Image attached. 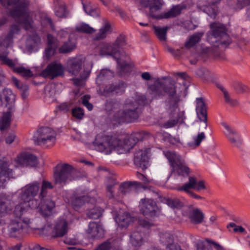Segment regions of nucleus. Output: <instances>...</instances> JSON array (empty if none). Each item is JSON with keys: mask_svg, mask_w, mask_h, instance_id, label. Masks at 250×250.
Here are the masks:
<instances>
[{"mask_svg": "<svg viewBox=\"0 0 250 250\" xmlns=\"http://www.w3.org/2000/svg\"><path fill=\"white\" fill-rule=\"evenodd\" d=\"M76 47V42L70 38L58 48V51L61 54H67L73 51Z\"/></svg>", "mask_w": 250, "mask_h": 250, "instance_id": "f704fd0d", "label": "nucleus"}, {"mask_svg": "<svg viewBox=\"0 0 250 250\" xmlns=\"http://www.w3.org/2000/svg\"><path fill=\"white\" fill-rule=\"evenodd\" d=\"M117 184L116 180L113 178L108 179L106 185L107 195L110 199H115L117 200V194H114V187Z\"/></svg>", "mask_w": 250, "mask_h": 250, "instance_id": "58836bf2", "label": "nucleus"}, {"mask_svg": "<svg viewBox=\"0 0 250 250\" xmlns=\"http://www.w3.org/2000/svg\"><path fill=\"white\" fill-rule=\"evenodd\" d=\"M0 60L4 64H6L10 67L12 68L15 66V63L13 61L9 59L6 56L0 54Z\"/></svg>", "mask_w": 250, "mask_h": 250, "instance_id": "0e129e2a", "label": "nucleus"}, {"mask_svg": "<svg viewBox=\"0 0 250 250\" xmlns=\"http://www.w3.org/2000/svg\"><path fill=\"white\" fill-rule=\"evenodd\" d=\"M131 221V216L127 213H124L119 217V224L123 227L128 226Z\"/></svg>", "mask_w": 250, "mask_h": 250, "instance_id": "a18cd8bd", "label": "nucleus"}, {"mask_svg": "<svg viewBox=\"0 0 250 250\" xmlns=\"http://www.w3.org/2000/svg\"><path fill=\"white\" fill-rule=\"evenodd\" d=\"M134 188H145V187L142 183L136 181L122 183L120 185L119 192L117 193V200H120L124 196L133 190Z\"/></svg>", "mask_w": 250, "mask_h": 250, "instance_id": "4be33fe9", "label": "nucleus"}, {"mask_svg": "<svg viewBox=\"0 0 250 250\" xmlns=\"http://www.w3.org/2000/svg\"><path fill=\"white\" fill-rule=\"evenodd\" d=\"M165 156L172 167V172L183 177L188 176V182L177 187L176 190L186 192L191 198L198 200H204V197L196 194L191 189H194L197 192L206 190L207 187L205 181L203 180H198L195 175H189L190 172L189 168L186 165L184 159L175 152L167 151Z\"/></svg>", "mask_w": 250, "mask_h": 250, "instance_id": "f257e3e1", "label": "nucleus"}, {"mask_svg": "<svg viewBox=\"0 0 250 250\" xmlns=\"http://www.w3.org/2000/svg\"><path fill=\"white\" fill-rule=\"evenodd\" d=\"M87 232L93 238H100L104 234V230L101 224L91 222L89 224Z\"/></svg>", "mask_w": 250, "mask_h": 250, "instance_id": "cd10ccee", "label": "nucleus"}, {"mask_svg": "<svg viewBox=\"0 0 250 250\" xmlns=\"http://www.w3.org/2000/svg\"><path fill=\"white\" fill-rule=\"evenodd\" d=\"M147 236L146 233L138 228L130 235V243L134 247H140L146 241Z\"/></svg>", "mask_w": 250, "mask_h": 250, "instance_id": "5701e85b", "label": "nucleus"}, {"mask_svg": "<svg viewBox=\"0 0 250 250\" xmlns=\"http://www.w3.org/2000/svg\"><path fill=\"white\" fill-rule=\"evenodd\" d=\"M159 237L161 243L166 246V250H171L172 246L177 245V243L174 242L173 235L168 232H160Z\"/></svg>", "mask_w": 250, "mask_h": 250, "instance_id": "7c9ffc66", "label": "nucleus"}, {"mask_svg": "<svg viewBox=\"0 0 250 250\" xmlns=\"http://www.w3.org/2000/svg\"><path fill=\"white\" fill-rule=\"evenodd\" d=\"M40 188V184L38 182H34L32 183L26 185L24 191L21 195L22 201H25L32 203V201H38L34 199L38 194Z\"/></svg>", "mask_w": 250, "mask_h": 250, "instance_id": "4468645a", "label": "nucleus"}, {"mask_svg": "<svg viewBox=\"0 0 250 250\" xmlns=\"http://www.w3.org/2000/svg\"><path fill=\"white\" fill-rule=\"evenodd\" d=\"M150 148H145L144 150L139 149L134 154V163L136 166L144 170L147 168L148 164V154Z\"/></svg>", "mask_w": 250, "mask_h": 250, "instance_id": "412c9836", "label": "nucleus"}, {"mask_svg": "<svg viewBox=\"0 0 250 250\" xmlns=\"http://www.w3.org/2000/svg\"><path fill=\"white\" fill-rule=\"evenodd\" d=\"M85 196H81L77 198H76L74 199L71 203L72 206L74 208H77L83 206L84 202Z\"/></svg>", "mask_w": 250, "mask_h": 250, "instance_id": "13d9d810", "label": "nucleus"}, {"mask_svg": "<svg viewBox=\"0 0 250 250\" xmlns=\"http://www.w3.org/2000/svg\"><path fill=\"white\" fill-rule=\"evenodd\" d=\"M249 4L250 0H236V6L239 9H242Z\"/></svg>", "mask_w": 250, "mask_h": 250, "instance_id": "774afa93", "label": "nucleus"}, {"mask_svg": "<svg viewBox=\"0 0 250 250\" xmlns=\"http://www.w3.org/2000/svg\"><path fill=\"white\" fill-rule=\"evenodd\" d=\"M42 26L46 29V30H55V25L51 19L49 17H45L42 19L41 21Z\"/></svg>", "mask_w": 250, "mask_h": 250, "instance_id": "c03bdc74", "label": "nucleus"}, {"mask_svg": "<svg viewBox=\"0 0 250 250\" xmlns=\"http://www.w3.org/2000/svg\"><path fill=\"white\" fill-rule=\"evenodd\" d=\"M72 114L76 118L82 119L84 115V112L82 108L77 107L72 109Z\"/></svg>", "mask_w": 250, "mask_h": 250, "instance_id": "680f3d73", "label": "nucleus"}, {"mask_svg": "<svg viewBox=\"0 0 250 250\" xmlns=\"http://www.w3.org/2000/svg\"><path fill=\"white\" fill-rule=\"evenodd\" d=\"M30 223L29 218H15L11 220L8 226L9 236L13 238L21 237L24 232L28 231Z\"/></svg>", "mask_w": 250, "mask_h": 250, "instance_id": "6e6552de", "label": "nucleus"}, {"mask_svg": "<svg viewBox=\"0 0 250 250\" xmlns=\"http://www.w3.org/2000/svg\"><path fill=\"white\" fill-rule=\"evenodd\" d=\"M28 86L25 84H22L20 87L21 95L23 99H25L28 95Z\"/></svg>", "mask_w": 250, "mask_h": 250, "instance_id": "338daca9", "label": "nucleus"}, {"mask_svg": "<svg viewBox=\"0 0 250 250\" xmlns=\"http://www.w3.org/2000/svg\"><path fill=\"white\" fill-rule=\"evenodd\" d=\"M114 43L119 49V47L126 44L125 37L123 35H121L119 37L117 38Z\"/></svg>", "mask_w": 250, "mask_h": 250, "instance_id": "69168bd1", "label": "nucleus"}, {"mask_svg": "<svg viewBox=\"0 0 250 250\" xmlns=\"http://www.w3.org/2000/svg\"><path fill=\"white\" fill-rule=\"evenodd\" d=\"M139 207L141 213L144 216H155L158 209L156 202L148 198L141 199Z\"/></svg>", "mask_w": 250, "mask_h": 250, "instance_id": "2eb2a0df", "label": "nucleus"}, {"mask_svg": "<svg viewBox=\"0 0 250 250\" xmlns=\"http://www.w3.org/2000/svg\"><path fill=\"white\" fill-rule=\"evenodd\" d=\"M207 243L212 244V242L208 239L206 240V241H199L196 244L197 250H209L210 246Z\"/></svg>", "mask_w": 250, "mask_h": 250, "instance_id": "603ef678", "label": "nucleus"}, {"mask_svg": "<svg viewBox=\"0 0 250 250\" xmlns=\"http://www.w3.org/2000/svg\"><path fill=\"white\" fill-rule=\"evenodd\" d=\"M211 31H227L229 30V25H225L218 21H214L210 24Z\"/></svg>", "mask_w": 250, "mask_h": 250, "instance_id": "79ce46f5", "label": "nucleus"}, {"mask_svg": "<svg viewBox=\"0 0 250 250\" xmlns=\"http://www.w3.org/2000/svg\"><path fill=\"white\" fill-rule=\"evenodd\" d=\"M55 14L59 18H65L67 17L68 12L66 10L65 5L62 4L57 8Z\"/></svg>", "mask_w": 250, "mask_h": 250, "instance_id": "de8ad7c7", "label": "nucleus"}, {"mask_svg": "<svg viewBox=\"0 0 250 250\" xmlns=\"http://www.w3.org/2000/svg\"><path fill=\"white\" fill-rule=\"evenodd\" d=\"M114 29V26L108 21L104 20L103 26L100 29V31H108Z\"/></svg>", "mask_w": 250, "mask_h": 250, "instance_id": "052dcab7", "label": "nucleus"}, {"mask_svg": "<svg viewBox=\"0 0 250 250\" xmlns=\"http://www.w3.org/2000/svg\"><path fill=\"white\" fill-rule=\"evenodd\" d=\"M67 222L64 220L58 221L52 230V236L54 237L63 236L67 232Z\"/></svg>", "mask_w": 250, "mask_h": 250, "instance_id": "c756f323", "label": "nucleus"}, {"mask_svg": "<svg viewBox=\"0 0 250 250\" xmlns=\"http://www.w3.org/2000/svg\"><path fill=\"white\" fill-rule=\"evenodd\" d=\"M119 53L118 47L113 43L112 44H104L101 48L100 54L102 56H111L117 60V63L121 70L124 72H128L130 70L129 64L123 60L119 59L116 56Z\"/></svg>", "mask_w": 250, "mask_h": 250, "instance_id": "9d476101", "label": "nucleus"}, {"mask_svg": "<svg viewBox=\"0 0 250 250\" xmlns=\"http://www.w3.org/2000/svg\"><path fill=\"white\" fill-rule=\"evenodd\" d=\"M33 139L36 144L46 147L53 146L56 140V132L51 128L42 127L35 133Z\"/></svg>", "mask_w": 250, "mask_h": 250, "instance_id": "423d86ee", "label": "nucleus"}, {"mask_svg": "<svg viewBox=\"0 0 250 250\" xmlns=\"http://www.w3.org/2000/svg\"><path fill=\"white\" fill-rule=\"evenodd\" d=\"M18 205H17L15 207L14 213L16 216V218H28V217H24L22 216L25 214L29 208H38L40 212V204L39 201H32V203H29L25 201H22Z\"/></svg>", "mask_w": 250, "mask_h": 250, "instance_id": "dca6fc26", "label": "nucleus"}, {"mask_svg": "<svg viewBox=\"0 0 250 250\" xmlns=\"http://www.w3.org/2000/svg\"><path fill=\"white\" fill-rule=\"evenodd\" d=\"M141 113V109H130L129 106L116 113L114 115L115 121L121 123L123 122H131L137 119Z\"/></svg>", "mask_w": 250, "mask_h": 250, "instance_id": "9b49d317", "label": "nucleus"}, {"mask_svg": "<svg viewBox=\"0 0 250 250\" xmlns=\"http://www.w3.org/2000/svg\"><path fill=\"white\" fill-rule=\"evenodd\" d=\"M223 125L226 129L224 134L231 145L237 148H241L243 140L239 132L225 123L223 124Z\"/></svg>", "mask_w": 250, "mask_h": 250, "instance_id": "f8f14e48", "label": "nucleus"}, {"mask_svg": "<svg viewBox=\"0 0 250 250\" xmlns=\"http://www.w3.org/2000/svg\"><path fill=\"white\" fill-rule=\"evenodd\" d=\"M27 41L33 44H38L41 42V38L36 32H32V34L29 35Z\"/></svg>", "mask_w": 250, "mask_h": 250, "instance_id": "bf43d9fd", "label": "nucleus"}, {"mask_svg": "<svg viewBox=\"0 0 250 250\" xmlns=\"http://www.w3.org/2000/svg\"><path fill=\"white\" fill-rule=\"evenodd\" d=\"M144 135L142 132H135L131 135L129 138V142L132 145H135L138 141L143 140Z\"/></svg>", "mask_w": 250, "mask_h": 250, "instance_id": "09e8293b", "label": "nucleus"}, {"mask_svg": "<svg viewBox=\"0 0 250 250\" xmlns=\"http://www.w3.org/2000/svg\"><path fill=\"white\" fill-rule=\"evenodd\" d=\"M204 32H195L190 36L184 44V46L187 49H190L198 43L202 37Z\"/></svg>", "mask_w": 250, "mask_h": 250, "instance_id": "72a5a7b5", "label": "nucleus"}, {"mask_svg": "<svg viewBox=\"0 0 250 250\" xmlns=\"http://www.w3.org/2000/svg\"><path fill=\"white\" fill-rule=\"evenodd\" d=\"M188 218L190 222L194 225L201 224L203 222L205 214L199 208H194L188 214Z\"/></svg>", "mask_w": 250, "mask_h": 250, "instance_id": "2f4dec72", "label": "nucleus"}, {"mask_svg": "<svg viewBox=\"0 0 250 250\" xmlns=\"http://www.w3.org/2000/svg\"><path fill=\"white\" fill-rule=\"evenodd\" d=\"M14 70L15 72L21 74L24 77H31L33 76V73L30 70L25 69L22 66L14 67Z\"/></svg>", "mask_w": 250, "mask_h": 250, "instance_id": "3c124183", "label": "nucleus"}, {"mask_svg": "<svg viewBox=\"0 0 250 250\" xmlns=\"http://www.w3.org/2000/svg\"><path fill=\"white\" fill-rule=\"evenodd\" d=\"M206 138L205 134L204 132H201L194 137L193 140L194 142L189 143L188 146L193 147H197L200 145L201 142Z\"/></svg>", "mask_w": 250, "mask_h": 250, "instance_id": "49530a36", "label": "nucleus"}, {"mask_svg": "<svg viewBox=\"0 0 250 250\" xmlns=\"http://www.w3.org/2000/svg\"><path fill=\"white\" fill-rule=\"evenodd\" d=\"M51 183L48 181H43L42 185L41 192L39 195L40 199L39 203L40 205V213L44 217L49 216L51 213L53 208L55 207L54 202L46 196V189L53 188Z\"/></svg>", "mask_w": 250, "mask_h": 250, "instance_id": "0eeeda50", "label": "nucleus"}, {"mask_svg": "<svg viewBox=\"0 0 250 250\" xmlns=\"http://www.w3.org/2000/svg\"><path fill=\"white\" fill-rule=\"evenodd\" d=\"M14 111L7 110L3 113V116L0 119V130L3 131L7 128L10 125L11 114Z\"/></svg>", "mask_w": 250, "mask_h": 250, "instance_id": "e433bc0d", "label": "nucleus"}, {"mask_svg": "<svg viewBox=\"0 0 250 250\" xmlns=\"http://www.w3.org/2000/svg\"><path fill=\"white\" fill-rule=\"evenodd\" d=\"M232 86L234 90L239 94L248 93L250 91V88L247 85L238 81L233 82Z\"/></svg>", "mask_w": 250, "mask_h": 250, "instance_id": "a19ab883", "label": "nucleus"}, {"mask_svg": "<svg viewBox=\"0 0 250 250\" xmlns=\"http://www.w3.org/2000/svg\"><path fill=\"white\" fill-rule=\"evenodd\" d=\"M125 84L124 83H119L115 84H109L106 85L104 89L100 88L98 92L101 95L109 97L114 94H121L125 90Z\"/></svg>", "mask_w": 250, "mask_h": 250, "instance_id": "a211bd4d", "label": "nucleus"}, {"mask_svg": "<svg viewBox=\"0 0 250 250\" xmlns=\"http://www.w3.org/2000/svg\"><path fill=\"white\" fill-rule=\"evenodd\" d=\"M103 210L99 207H94L87 211V216L91 219H96L101 216Z\"/></svg>", "mask_w": 250, "mask_h": 250, "instance_id": "37998d69", "label": "nucleus"}, {"mask_svg": "<svg viewBox=\"0 0 250 250\" xmlns=\"http://www.w3.org/2000/svg\"><path fill=\"white\" fill-rule=\"evenodd\" d=\"M63 74V66L61 63L52 62L42 71L41 75L44 78H48L53 80L56 77L62 76Z\"/></svg>", "mask_w": 250, "mask_h": 250, "instance_id": "ddd939ff", "label": "nucleus"}, {"mask_svg": "<svg viewBox=\"0 0 250 250\" xmlns=\"http://www.w3.org/2000/svg\"><path fill=\"white\" fill-rule=\"evenodd\" d=\"M149 94L155 99L167 97L165 101L166 109L173 115L178 108L181 91L177 83L170 77L158 78L154 83L149 85Z\"/></svg>", "mask_w": 250, "mask_h": 250, "instance_id": "f03ea898", "label": "nucleus"}, {"mask_svg": "<svg viewBox=\"0 0 250 250\" xmlns=\"http://www.w3.org/2000/svg\"><path fill=\"white\" fill-rule=\"evenodd\" d=\"M59 44V41L57 37L51 34L47 35V44L45 49V57L46 59H50L57 53Z\"/></svg>", "mask_w": 250, "mask_h": 250, "instance_id": "aec40b11", "label": "nucleus"}, {"mask_svg": "<svg viewBox=\"0 0 250 250\" xmlns=\"http://www.w3.org/2000/svg\"><path fill=\"white\" fill-rule=\"evenodd\" d=\"M204 11L210 17L215 18L218 12V9L215 4H212L206 7Z\"/></svg>", "mask_w": 250, "mask_h": 250, "instance_id": "864d4df0", "label": "nucleus"}, {"mask_svg": "<svg viewBox=\"0 0 250 250\" xmlns=\"http://www.w3.org/2000/svg\"><path fill=\"white\" fill-rule=\"evenodd\" d=\"M187 6L185 4H178L173 6L168 11L161 14L156 18L158 19H170L174 18L181 13V11L185 9Z\"/></svg>", "mask_w": 250, "mask_h": 250, "instance_id": "c85d7f7f", "label": "nucleus"}, {"mask_svg": "<svg viewBox=\"0 0 250 250\" xmlns=\"http://www.w3.org/2000/svg\"><path fill=\"white\" fill-rule=\"evenodd\" d=\"M16 162L17 164L22 166L34 167L38 164V159L35 155L31 153L23 152L18 156Z\"/></svg>", "mask_w": 250, "mask_h": 250, "instance_id": "b1692460", "label": "nucleus"}, {"mask_svg": "<svg viewBox=\"0 0 250 250\" xmlns=\"http://www.w3.org/2000/svg\"><path fill=\"white\" fill-rule=\"evenodd\" d=\"M114 77V73L107 69L101 70L96 78V83L100 85L104 80L110 79Z\"/></svg>", "mask_w": 250, "mask_h": 250, "instance_id": "4c0bfd02", "label": "nucleus"}, {"mask_svg": "<svg viewBox=\"0 0 250 250\" xmlns=\"http://www.w3.org/2000/svg\"><path fill=\"white\" fill-rule=\"evenodd\" d=\"M139 225L143 229H149L154 226V224L149 220L140 218L138 221Z\"/></svg>", "mask_w": 250, "mask_h": 250, "instance_id": "8fccbe9b", "label": "nucleus"}, {"mask_svg": "<svg viewBox=\"0 0 250 250\" xmlns=\"http://www.w3.org/2000/svg\"><path fill=\"white\" fill-rule=\"evenodd\" d=\"M77 31H95V30L89 24L83 22L76 27Z\"/></svg>", "mask_w": 250, "mask_h": 250, "instance_id": "6e6d98bb", "label": "nucleus"}, {"mask_svg": "<svg viewBox=\"0 0 250 250\" xmlns=\"http://www.w3.org/2000/svg\"><path fill=\"white\" fill-rule=\"evenodd\" d=\"M15 96L12 90L5 88L0 93V102L2 105L7 107V110L14 111Z\"/></svg>", "mask_w": 250, "mask_h": 250, "instance_id": "6ab92c4d", "label": "nucleus"}, {"mask_svg": "<svg viewBox=\"0 0 250 250\" xmlns=\"http://www.w3.org/2000/svg\"><path fill=\"white\" fill-rule=\"evenodd\" d=\"M111 248V243L110 240L103 242L100 244L97 248L94 250H110Z\"/></svg>", "mask_w": 250, "mask_h": 250, "instance_id": "e2e57ef3", "label": "nucleus"}, {"mask_svg": "<svg viewBox=\"0 0 250 250\" xmlns=\"http://www.w3.org/2000/svg\"><path fill=\"white\" fill-rule=\"evenodd\" d=\"M150 10L152 11L153 9L155 10H160L163 5V3L160 0H150Z\"/></svg>", "mask_w": 250, "mask_h": 250, "instance_id": "4d7b16f0", "label": "nucleus"}, {"mask_svg": "<svg viewBox=\"0 0 250 250\" xmlns=\"http://www.w3.org/2000/svg\"><path fill=\"white\" fill-rule=\"evenodd\" d=\"M147 103V100L145 95H137L136 99H128L125 101L124 108H126L129 106L130 109L138 110L141 109V106H143Z\"/></svg>", "mask_w": 250, "mask_h": 250, "instance_id": "393cba45", "label": "nucleus"}, {"mask_svg": "<svg viewBox=\"0 0 250 250\" xmlns=\"http://www.w3.org/2000/svg\"><path fill=\"white\" fill-rule=\"evenodd\" d=\"M217 87L223 93L224 97L225 102L232 106H236L238 105L239 102L237 99H232L230 97L229 92L225 89V88L221 84H218Z\"/></svg>", "mask_w": 250, "mask_h": 250, "instance_id": "ea45409f", "label": "nucleus"}, {"mask_svg": "<svg viewBox=\"0 0 250 250\" xmlns=\"http://www.w3.org/2000/svg\"><path fill=\"white\" fill-rule=\"evenodd\" d=\"M77 177L78 171L67 164L58 165L54 171V178L56 184H65L67 182L76 179Z\"/></svg>", "mask_w": 250, "mask_h": 250, "instance_id": "39448f33", "label": "nucleus"}, {"mask_svg": "<svg viewBox=\"0 0 250 250\" xmlns=\"http://www.w3.org/2000/svg\"><path fill=\"white\" fill-rule=\"evenodd\" d=\"M196 110L198 118L201 121L204 122V128H207L208 126L207 108L202 98L196 99Z\"/></svg>", "mask_w": 250, "mask_h": 250, "instance_id": "a878e982", "label": "nucleus"}, {"mask_svg": "<svg viewBox=\"0 0 250 250\" xmlns=\"http://www.w3.org/2000/svg\"><path fill=\"white\" fill-rule=\"evenodd\" d=\"M14 32H9L7 36L1 40L2 45L6 47L10 46L13 43V33Z\"/></svg>", "mask_w": 250, "mask_h": 250, "instance_id": "5fc2aeb1", "label": "nucleus"}, {"mask_svg": "<svg viewBox=\"0 0 250 250\" xmlns=\"http://www.w3.org/2000/svg\"><path fill=\"white\" fill-rule=\"evenodd\" d=\"M208 42L214 47L221 50L226 49L231 42L232 39L227 32H208Z\"/></svg>", "mask_w": 250, "mask_h": 250, "instance_id": "1a4fd4ad", "label": "nucleus"}, {"mask_svg": "<svg viewBox=\"0 0 250 250\" xmlns=\"http://www.w3.org/2000/svg\"><path fill=\"white\" fill-rule=\"evenodd\" d=\"M1 4L9 9L10 15L15 19H21L23 21L20 24L11 26L10 31H18L21 30L20 25L25 30L33 28V21L29 20L27 8L29 4L28 0H0Z\"/></svg>", "mask_w": 250, "mask_h": 250, "instance_id": "7ed1b4c3", "label": "nucleus"}, {"mask_svg": "<svg viewBox=\"0 0 250 250\" xmlns=\"http://www.w3.org/2000/svg\"><path fill=\"white\" fill-rule=\"evenodd\" d=\"M160 200L165 203L167 204L169 207L173 208H180L183 207V203L182 202L180 201L179 199L174 198H166L163 197L161 196L159 197Z\"/></svg>", "mask_w": 250, "mask_h": 250, "instance_id": "c9c22d12", "label": "nucleus"}, {"mask_svg": "<svg viewBox=\"0 0 250 250\" xmlns=\"http://www.w3.org/2000/svg\"><path fill=\"white\" fill-rule=\"evenodd\" d=\"M96 149L105 154H109L113 150L121 154L125 151V143L116 136H105L98 134L93 142Z\"/></svg>", "mask_w": 250, "mask_h": 250, "instance_id": "20e7f679", "label": "nucleus"}, {"mask_svg": "<svg viewBox=\"0 0 250 250\" xmlns=\"http://www.w3.org/2000/svg\"><path fill=\"white\" fill-rule=\"evenodd\" d=\"M13 207V203L6 196L0 195V216L2 217L10 211Z\"/></svg>", "mask_w": 250, "mask_h": 250, "instance_id": "473e14b6", "label": "nucleus"}, {"mask_svg": "<svg viewBox=\"0 0 250 250\" xmlns=\"http://www.w3.org/2000/svg\"><path fill=\"white\" fill-rule=\"evenodd\" d=\"M84 62V59L81 57L70 58L67 61L66 69L71 75L77 76Z\"/></svg>", "mask_w": 250, "mask_h": 250, "instance_id": "f3484780", "label": "nucleus"}, {"mask_svg": "<svg viewBox=\"0 0 250 250\" xmlns=\"http://www.w3.org/2000/svg\"><path fill=\"white\" fill-rule=\"evenodd\" d=\"M8 167V164L6 161L0 164V187H4L7 181L14 177L12 170Z\"/></svg>", "mask_w": 250, "mask_h": 250, "instance_id": "bb28decb", "label": "nucleus"}]
</instances>
